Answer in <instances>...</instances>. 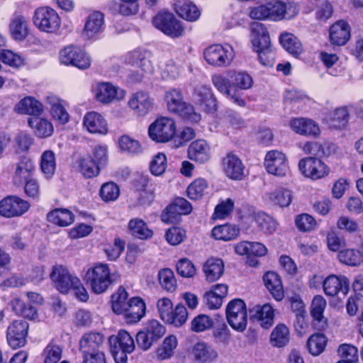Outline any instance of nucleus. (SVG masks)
Listing matches in <instances>:
<instances>
[{
    "label": "nucleus",
    "instance_id": "8fccbe9b",
    "mask_svg": "<svg viewBox=\"0 0 363 363\" xmlns=\"http://www.w3.org/2000/svg\"><path fill=\"white\" fill-rule=\"evenodd\" d=\"M40 168L46 178L50 179L55 172V154L51 150L45 151L41 155Z\"/></svg>",
    "mask_w": 363,
    "mask_h": 363
},
{
    "label": "nucleus",
    "instance_id": "5701e85b",
    "mask_svg": "<svg viewBox=\"0 0 363 363\" xmlns=\"http://www.w3.org/2000/svg\"><path fill=\"white\" fill-rule=\"evenodd\" d=\"M188 157L191 160L205 163L211 157L210 146L204 140H196L189 146Z\"/></svg>",
    "mask_w": 363,
    "mask_h": 363
},
{
    "label": "nucleus",
    "instance_id": "680f3d73",
    "mask_svg": "<svg viewBox=\"0 0 363 363\" xmlns=\"http://www.w3.org/2000/svg\"><path fill=\"white\" fill-rule=\"evenodd\" d=\"M79 167L80 172L86 178L96 177L100 172L99 164L90 157L81 159L79 162Z\"/></svg>",
    "mask_w": 363,
    "mask_h": 363
},
{
    "label": "nucleus",
    "instance_id": "2f4dec72",
    "mask_svg": "<svg viewBox=\"0 0 363 363\" xmlns=\"http://www.w3.org/2000/svg\"><path fill=\"white\" fill-rule=\"evenodd\" d=\"M145 308L144 301L138 297H134L130 299V303L123 314L128 322L137 323L145 315Z\"/></svg>",
    "mask_w": 363,
    "mask_h": 363
},
{
    "label": "nucleus",
    "instance_id": "a211bd4d",
    "mask_svg": "<svg viewBox=\"0 0 363 363\" xmlns=\"http://www.w3.org/2000/svg\"><path fill=\"white\" fill-rule=\"evenodd\" d=\"M193 96L196 103L205 111L213 113L217 110V100L211 89L206 85H197Z\"/></svg>",
    "mask_w": 363,
    "mask_h": 363
},
{
    "label": "nucleus",
    "instance_id": "412c9836",
    "mask_svg": "<svg viewBox=\"0 0 363 363\" xmlns=\"http://www.w3.org/2000/svg\"><path fill=\"white\" fill-rule=\"evenodd\" d=\"M104 14L96 11L90 13L84 25L82 35L86 39H91L100 34L104 30Z\"/></svg>",
    "mask_w": 363,
    "mask_h": 363
},
{
    "label": "nucleus",
    "instance_id": "9d476101",
    "mask_svg": "<svg viewBox=\"0 0 363 363\" xmlns=\"http://www.w3.org/2000/svg\"><path fill=\"white\" fill-rule=\"evenodd\" d=\"M206 61L213 66L227 67L230 65L234 55L230 47L225 48L216 44L208 47L203 52Z\"/></svg>",
    "mask_w": 363,
    "mask_h": 363
},
{
    "label": "nucleus",
    "instance_id": "f257e3e1",
    "mask_svg": "<svg viewBox=\"0 0 363 363\" xmlns=\"http://www.w3.org/2000/svg\"><path fill=\"white\" fill-rule=\"evenodd\" d=\"M84 279L90 286L91 290L96 294L105 292L108 287L116 281V274H111L106 264L99 263L89 268Z\"/></svg>",
    "mask_w": 363,
    "mask_h": 363
},
{
    "label": "nucleus",
    "instance_id": "a18cd8bd",
    "mask_svg": "<svg viewBox=\"0 0 363 363\" xmlns=\"http://www.w3.org/2000/svg\"><path fill=\"white\" fill-rule=\"evenodd\" d=\"M289 340V330L284 324L277 325L271 333L270 340L275 347H284L288 344Z\"/></svg>",
    "mask_w": 363,
    "mask_h": 363
},
{
    "label": "nucleus",
    "instance_id": "4be33fe9",
    "mask_svg": "<svg viewBox=\"0 0 363 363\" xmlns=\"http://www.w3.org/2000/svg\"><path fill=\"white\" fill-rule=\"evenodd\" d=\"M104 337L99 333L84 334L79 341V350L82 354L103 352Z\"/></svg>",
    "mask_w": 363,
    "mask_h": 363
},
{
    "label": "nucleus",
    "instance_id": "c756f323",
    "mask_svg": "<svg viewBox=\"0 0 363 363\" xmlns=\"http://www.w3.org/2000/svg\"><path fill=\"white\" fill-rule=\"evenodd\" d=\"M35 166L33 161L28 157H23L16 164L13 175V182L16 185H21L26 180L32 177Z\"/></svg>",
    "mask_w": 363,
    "mask_h": 363
},
{
    "label": "nucleus",
    "instance_id": "bf43d9fd",
    "mask_svg": "<svg viewBox=\"0 0 363 363\" xmlns=\"http://www.w3.org/2000/svg\"><path fill=\"white\" fill-rule=\"evenodd\" d=\"M208 187L207 182L203 179L194 180L187 188V195L190 199L197 200L205 194Z\"/></svg>",
    "mask_w": 363,
    "mask_h": 363
},
{
    "label": "nucleus",
    "instance_id": "4c0bfd02",
    "mask_svg": "<svg viewBox=\"0 0 363 363\" xmlns=\"http://www.w3.org/2000/svg\"><path fill=\"white\" fill-rule=\"evenodd\" d=\"M325 120L335 129H341L346 126L349 120V112L345 107H340L329 113Z\"/></svg>",
    "mask_w": 363,
    "mask_h": 363
},
{
    "label": "nucleus",
    "instance_id": "423d86ee",
    "mask_svg": "<svg viewBox=\"0 0 363 363\" xmlns=\"http://www.w3.org/2000/svg\"><path fill=\"white\" fill-rule=\"evenodd\" d=\"M226 316L229 325L235 330L242 332L247 326V308L242 299H234L226 308Z\"/></svg>",
    "mask_w": 363,
    "mask_h": 363
},
{
    "label": "nucleus",
    "instance_id": "f3484780",
    "mask_svg": "<svg viewBox=\"0 0 363 363\" xmlns=\"http://www.w3.org/2000/svg\"><path fill=\"white\" fill-rule=\"evenodd\" d=\"M50 277L55 287L62 294H67L70 290L74 278L77 277L63 265L53 266Z\"/></svg>",
    "mask_w": 363,
    "mask_h": 363
},
{
    "label": "nucleus",
    "instance_id": "1a4fd4ad",
    "mask_svg": "<svg viewBox=\"0 0 363 363\" xmlns=\"http://www.w3.org/2000/svg\"><path fill=\"white\" fill-rule=\"evenodd\" d=\"M298 168L304 177L313 180L322 179L330 172V168L321 160L313 157L301 159Z\"/></svg>",
    "mask_w": 363,
    "mask_h": 363
},
{
    "label": "nucleus",
    "instance_id": "79ce46f5",
    "mask_svg": "<svg viewBox=\"0 0 363 363\" xmlns=\"http://www.w3.org/2000/svg\"><path fill=\"white\" fill-rule=\"evenodd\" d=\"M240 229L232 225L225 224L214 227L211 231V235L216 240H230L238 237Z\"/></svg>",
    "mask_w": 363,
    "mask_h": 363
},
{
    "label": "nucleus",
    "instance_id": "052dcab7",
    "mask_svg": "<svg viewBox=\"0 0 363 363\" xmlns=\"http://www.w3.org/2000/svg\"><path fill=\"white\" fill-rule=\"evenodd\" d=\"M336 225L340 230L348 234H356L360 230L358 222L346 216H340L337 220Z\"/></svg>",
    "mask_w": 363,
    "mask_h": 363
},
{
    "label": "nucleus",
    "instance_id": "6ab92c4d",
    "mask_svg": "<svg viewBox=\"0 0 363 363\" xmlns=\"http://www.w3.org/2000/svg\"><path fill=\"white\" fill-rule=\"evenodd\" d=\"M325 294L335 296L339 294L345 296L350 289V281L345 276L330 275L323 282Z\"/></svg>",
    "mask_w": 363,
    "mask_h": 363
},
{
    "label": "nucleus",
    "instance_id": "dca6fc26",
    "mask_svg": "<svg viewBox=\"0 0 363 363\" xmlns=\"http://www.w3.org/2000/svg\"><path fill=\"white\" fill-rule=\"evenodd\" d=\"M264 165L269 174L278 177H284L289 169L285 155L278 150H272L267 152Z\"/></svg>",
    "mask_w": 363,
    "mask_h": 363
},
{
    "label": "nucleus",
    "instance_id": "09e8293b",
    "mask_svg": "<svg viewBox=\"0 0 363 363\" xmlns=\"http://www.w3.org/2000/svg\"><path fill=\"white\" fill-rule=\"evenodd\" d=\"M116 88L109 83L99 84L95 90L96 100L104 104L111 102L116 97Z\"/></svg>",
    "mask_w": 363,
    "mask_h": 363
},
{
    "label": "nucleus",
    "instance_id": "ea45409f",
    "mask_svg": "<svg viewBox=\"0 0 363 363\" xmlns=\"http://www.w3.org/2000/svg\"><path fill=\"white\" fill-rule=\"evenodd\" d=\"M175 11L179 16L189 21H196L201 15L199 9L191 1L178 2Z\"/></svg>",
    "mask_w": 363,
    "mask_h": 363
},
{
    "label": "nucleus",
    "instance_id": "864d4df0",
    "mask_svg": "<svg viewBox=\"0 0 363 363\" xmlns=\"http://www.w3.org/2000/svg\"><path fill=\"white\" fill-rule=\"evenodd\" d=\"M327 343L326 337L320 333H315L310 336L307 347L311 354L318 355L323 352Z\"/></svg>",
    "mask_w": 363,
    "mask_h": 363
},
{
    "label": "nucleus",
    "instance_id": "de8ad7c7",
    "mask_svg": "<svg viewBox=\"0 0 363 363\" xmlns=\"http://www.w3.org/2000/svg\"><path fill=\"white\" fill-rule=\"evenodd\" d=\"M340 261L350 266H358L363 262V255L358 250L346 249L339 252Z\"/></svg>",
    "mask_w": 363,
    "mask_h": 363
},
{
    "label": "nucleus",
    "instance_id": "f8f14e48",
    "mask_svg": "<svg viewBox=\"0 0 363 363\" xmlns=\"http://www.w3.org/2000/svg\"><path fill=\"white\" fill-rule=\"evenodd\" d=\"M191 211L192 206L187 200L184 198H177L163 211L161 220L165 223H177L182 215L189 214Z\"/></svg>",
    "mask_w": 363,
    "mask_h": 363
},
{
    "label": "nucleus",
    "instance_id": "f704fd0d",
    "mask_svg": "<svg viewBox=\"0 0 363 363\" xmlns=\"http://www.w3.org/2000/svg\"><path fill=\"white\" fill-rule=\"evenodd\" d=\"M16 110L21 114H28L38 116L43 113V104L33 97H26L16 106Z\"/></svg>",
    "mask_w": 363,
    "mask_h": 363
},
{
    "label": "nucleus",
    "instance_id": "e2e57ef3",
    "mask_svg": "<svg viewBox=\"0 0 363 363\" xmlns=\"http://www.w3.org/2000/svg\"><path fill=\"white\" fill-rule=\"evenodd\" d=\"M188 318V312L186 308L183 304H178L172 311L170 315V320H167V323L175 327L183 325Z\"/></svg>",
    "mask_w": 363,
    "mask_h": 363
},
{
    "label": "nucleus",
    "instance_id": "aec40b11",
    "mask_svg": "<svg viewBox=\"0 0 363 363\" xmlns=\"http://www.w3.org/2000/svg\"><path fill=\"white\" fill-rule=\"evenodd\" d=\"M153 101L148 93L140 91L133 94L128 101L129 107L138 116L146 115L152 108Z\"/></svg>",
    "mask_w": 363,
    "mask_h": 363
},
{
    "label": "nucleus",
    "instance_id": "49530a36",
    "mask_svg": "<svg viewBox=\"0 0 363 363\" xmlns=\"http://www.w3.org/2000/svg\"><path fill=\"white\" fill-rule=\"evenodd\" d=\"M127 298L128 293L122 286L111 296L112 309L116 314H123L125 311L127 306L130 303V300L128 301Z\"/></svg>",
    "mask_w": 363,
    "mask_h": 363
},
{
    "label": "nucleus",
    "instance_id": "4d7b16f0",
    "mask_svg": "<svg viewBox=\"0 0 363 363\" xmlns=\"http://www.w3.org/2000/svg\"><path fill=\"white\" fill-rule=\"evenodd\" d=\"M0 60L11 67H21L24 65L25 58L10 50H0Z\"/></svg>",
    "mask_w": 363,
    "mask_h": 363
},
{
    "label": "nucleus",
    "instance_id": "cd10ccee",
    "mask_svg": "<svg viewBox=\"0 0 363 363\" xmlns=\"http://www.w3.org/2000/svg\"><path fill=\"white\" fill-rule=\"evenodd\" d=\"M350 37V26L343 21L334 23L330 29V39L333 44L345 45Z\"/></svg>",
    "mask_w": 363,
    "mask_h": 363
},
{
    "label": "nucleus",
    "instance_id": "c03bdc74",
    "mask_svg": "<svg viewBox=\"0 0 363 363\" xmlns=\"http://www.w3.org/2000/svg\"><path fill=\"white\" fill-rule=\"evenodd\" d=\"M128 228L131 234L141 240L150 238L153 232L142 219H131L128 223Z\"/></svg>",
    "mask_w": 363,
    "mask_h": 363
},
{
    "label": "nucleus",
    "instance_id": "0e129e2a",
    "mask_svg": "<svg viewBox=\"0 0 363 363\" xmlns=\"http://www.w3.org/2000/svg\"><path fill=\"white\" fill-rule=\"evenodd\" d=\"M193 352L196 359L202 362L212 360L216 357V352L204 342L196 344Z\"/></svg>",
    "mask_w": 363,
    "mask_h": 363
},
{
    "label": "nucleus",
    "instance_id": "4468645a",
    "mask_svg": "<svg viewBox=\"0 0 363 363\" xmlns=\"http://www.w3.org/2000/svg\"><path fill=\"white\" fill-rule=\"evenodd\" d=\"M28 328V323L24 320H13L7 328L9 345L13 349L23 347L26 343Z\"/></svg>",
    "mask_w": 363,
    "mask_h": 363
},
{
    "label": "nucleus",
    "instance_id": "338daca9",
    "mask_svg": "<svg viewBox=\"0 0 363 363\" xmlns=\"http://www.w3.org/2000/svg\"><path fill=\"white\" fill-rule=\"evenodd\" d=\"M143 330L155 342L162 338L166 333L165 327L157 320L148 321Z\"/></svg>",
    "mask_w": 363,
    "mask_h": 363
},
{
    "label": "nucleus",
    "instance_id": "b1692460",
    "mask_svg": "<svg viewBox=\"0 0 363 363\" xmlns=\"http://www.w3.org/2000/svg\"><path fill=\"white\" fill-rule=\"evenodd\" d=\"M250 317L252 320H257L259 324L265 328H269L274 320V310L268 303L263 306H255L249 311Z\"/></svg>",
    "mask_w": 363,
    "mask_h": 363
},
{
    "label": "nucleus",
    "instance_id": "5fc2aeb1",
    "mask_svg": "<svg viewBox=\"0 0 363 363\" xmlns=\"http://www.w3.org/2000/svg\"><path fill=\"white\" fill-rule=\"evenodd\" d=\"M44 363H57L62 355V347L52 342L44 349L43 354Z\"/></svg>",
    "mask_w": 363,
    "mask_h": 363
},
{
    "label": "nucleus",
    "instance_id": "ddd939ff",
    "mask_svg": "<svg viewBox=\"0 0 363 363\" xmlns=\"http://www.w3.org/2000/svg\"><path fill=\"white\" fill-rule=\"evenodd\" d=\"M269 19L277 21L282 19H291L298 13L296 4L289 2L285 4L280 1H272L267 3Z\"/></svg>",
    "mask_w": 363,
    "mask_h": 363
},
{
    "label": "nucleus",
    "instance_id": "393cba45",
    "mask_svg": "<svg viewBox=\"0 0 363 363\" xmlns=\"http://www.w3.org/2000/svg\"><path fill=\"white\" fill-rule=\"evenodd\" d=\"M84 125L91 133L106 134L108 125L104 118L97 112L87 113L83 119Z\"/></svg>",
    "mask_w": 363,
    "mask_h": 363
},
{
    "label": "nucleus",
    "instance_id": "2eb2a0df",
    "mask_svg": "<svg viewBox=\"0 0 363 363\" xmlns=\"http://www.w3.org/2000/svg\"><path fill=\"white\" fill-rule=\"evenodd\" d=\"M29 207L28 201L16 196H9L0 201V215L6 218L19 216Z\"/></svg>",
    "mask_w": 363,
    "mask_h": 363
},
{
    "label": "nucleus",
    "instance_id": "7ed1b4c3",
    "mask_svg": "<svg viewBox=\"0 0 363 363\" xmlns=\"http://www.w3.org/2000/svg\"><path fill=\"white\" fill-rule=\"evenodd\" d=\"M108 342L116 363H126L127 354L132 353L135 347L133 338L125 330H120L116 335L110 336Z\"/></svg>",
    "mask_w": 363,
    "mask_h": 363
},
{
    "label": "nucleus",
    "instance_id": "c85d7f7f",
    "mask_svg": "<svg viewBox=\"0 0 363 363\" xmlns=\"http://www.w3.org/2000/svg\"><path fill=\"white\" fill-rule=\"evenodd\" d=\"M203 272L206 280L208 282H213L220 279L224 272V263L219 258H209L203 264Z\"/></svg>",
    "mask_w": 363,
    "mask_h": 363
},
{
    "label": "nucleus",
    "instance_id": "a19ab883",
    "mask_svg": "<svg viewBox=\"0 0 363 363\" xmlns=\"http://www.w3.org/2000/svg\"><path fill=\"white\" fill-rule=\"evenodd\" d=\"M279 40L283 48L292 55L298 57L302 53V44L294 35L289 33L281 34Z\"/></svg>",
    "mask_w": 363,
    "mask_h": 363
},
{
    "label": "nucleus",
    "instance_id": "6e6552de",
    "mask_svg": "<svg viewBox=\"0 0 363 363\" xmlns=\"http://www.w3.org/2000/svg\"><path fill=\"white\" fill-rule=\"evenodd\" d=\"M154 26L172 38H178L184 35V29L182 23L171 13L157 14L152 21Z\"/></svg>",
    "mask_w": 363,
    "mask_h": 363
},
{
    "label": "nucleus",
    "instance_id": "72a5a7b5",
    "mask_svg": "<svg viewBox=\"0 0 363 363\" xmlns=\"http://www.w3.org/2000/svg\"><path fill=\"white\" fill-rule=\"evenodd\" d=\"M46 101L50 106L52 117L62 124L69 121V114L64 107V101L53 94H49L46 97Z\"/></svg>",
    "mask_w": 363,
    "mask_h": 363
},
{
    "label": "nucleus",
    "instance_id": "0eeeda50",
    "mask_svg": "<svg viewBox=\"0 0 363 363\" xmlns=\"http://www.w3.org/2000/svg\"><path fill=\"white\" fill-rule=\"evenodd\" d=\"M128 61L135 68L129 74V78L133 82L140 81L145 74H151L153 72L150 53L147 52L135 50L130 53Z\"/></svg>",
    "mask_w": 363,
    "mask_h": 363
},
{
    "label": "nucleus",
    "instance_id": "f03ea898",
    "mask_svg": "<svg viewBox=\"0 0 363 363\" xmlns=\"http://www.w3.org/2000/svg\"><path fill=\"white\" fill-rule=\"evenodd\" d=\"M164 100L169 111L177 113L184 120L198 123L201 121V114L196 112L194 106L185 102L179 89H172L165 93Z\"/></svg>",
    "mask_w": 363,
    "mask_h": 363
},
{
    "label": "nucleus",
    "instance_id": "603ef678",
    "mask_svg": "<svg viewBox=\"0 0 363 363\" xmlns=\"http://www.w3.org/2000/svg\"><path fill=\"white\" fill-rule=\"evenodd\" d=\"M118 145L121 151L129 154L137 155L143 152V147L140 142L127 135H123L119 138Z\"/></svg>",
    "mask_w": 363,
    "mask_h": 363
},
{
    "label": "nucleus",
    "instance_id": "774afa93",
    "mask_svg": "<svg viewBox=\"0 0 363 363\" xmlns=\"http://www.w3.org/2000/svg\"><path fill=\"white\" fill-rule=\"evenodd\" d=\"M120 195V190L118 185L113 182L104 184L100 189V196L106 202L116 200Z\"/></svg>",
    "mask_w": 363,
    "mask_h": 363
},
{
    "label": "nucleus",
    "instance_id": "20e7f679",
    "mask_svg": "<svg viewBox=\"0 0 363 363\" xmlns=\"http://www.w3.org/2000/svg\"><path fill=\"white\" fill-rule=\"evenodd\" d=\"M176 130V124L172 118L160 117L150 124L148 133L152 140L157 143H167L174 137Z\"/></svg>",
    "mask_w": 363,
    "mask_h": 363
},
{
    "label": "nucleus",
    "instance_id": "3c124183",
    "mask_svg": "<svg viewBox=\"0 0 363 363\" xmlns=\"http://www.w3.org/2000/svg\"><path fill=\"white\" fill-rule=\"evenodd\" d=\"M158 280L163 289L173 292L177 289V280L172 270L168 268L161 269L158 273Z\"/></svg>",
    "mask_w": 363,
    "mask_h": 363
},
{
    "label": "nucleus",
    "instance_id": "6e6d98bb",
    "mask_svg": "<svg viewBox=\"0 0 363 363\" xmlns=\"http://www.w3.org/2000/svg\"><path fill=\"white\" fill-rule=\"evenodd\" d=\"M13 310L16 314L28 319H35L38 316L37 310L32 306H26L23 301L18 298L11 301Z\"/></svg>",
    "mask_w": 363,
    "mask_h": 363
},
{
    "label": "nucleus",
    "instance_id": "c9c22d12",
    "mask_svg": "<svg viewBox=\"0 0 363 363\" xmlns=\"http://www.w3.org/2000/svg\"><path fill=\"white\" fill-rule=\"evenodd\" d=\"M10 32L12 37L18 41L23 40L28 35V25L22 15H14L10 23Z\"/></svg>",
    "mask_w": 363,
    "mask_h": 363
},
{
    "label": "nucleus",
    "instance_id": "7c9ffc66",
    "mask_svg": "<svg viewBox=\"0 0 363 363\" xmlns=\"http://www.w3.org/2000/svg\"><path fill=\"white\" fill-rule=\"evenodd\" d=\"M266 288L277 301L283 299L284 289L279 276L274 272H268L263 276Z\"/></svg>",
    "mask_w": 363,
    "mask_h": 363
},
{
    "label": "nucleus",
    "instance_id": "13d9d810",
    "mask_svg": "<svg viewBox=\"0 0 363 363\" xmlns=\"http://www.w3.org/2000/svg\"><path fill=\"white\" fill-rule=\"evenodd\" d=\"M255 220L259 229L265 234H272L277 229L276 220L266 213H258Z\"/></svg>",
    "mask_w": 363,
    "mask_h": 363
},
{
    "label": "nucleus",
    "instance_id": "58836bf2",
    "mask_svg": "<svg viewBox=\"0 0 363 363\" xmlns=\"http://www.w3.org/2000/svg\"><path fill=\"white\" fill-rule=\"evenodd\" d=\"M73 213L67 208H56L47 214V220L59 226H67L74 222Z\"/></svg>",
    "mask_w": 363,
    "mask_h": 363
},
{
    "label": "nucleus",
    "instance_id": "473e14b6",
    "mask_svg": "<svg viewBox=\"0 0 363 363\" xmlns=\"http://www.w3.org/2000/svg\"><path fill=\"white\" fill-rule=\"evenodd\" d=\"M28 123L38 138H48L53 133L52 124L48 120L40 118L39 116L29 118Z\"/></svg>",
    "mask_w": 363,
    "mask_h": 363
},
{
    "label": "nucleus",
    "instance_id": "bb28decb",
    "mask_svg": "<svg viewBox=\"0 0 363 363\" xmlns=\"http://www.w3.org/2000/svg\"><path fill=\"white\" fill-rule=\"evenodd\" d=\"M290 126L296 133L303 135L315 137L320 133L318 124L313 121L305 118H293L290 122Z\"/></svg>",
    "mask_w": 363,
    "mask_h": 363
},
{
    "label": "nucleus",
    "instance_id": "e433bc0d",
    "mask_svg": "<svg viewBox=\"0 0 363 363\" xmlns=\"http://www.w3.org/2000/svg\"><path fill=\"white\" fill-rule=\"evenodd\" d=\"M326 306V301L320 295L315 296L311 303V314L316 325L320 329H323L327 326V319L323 316V312Z\"/></svg>",
    "mask_w": 363,
    "mask_h": 363
},
{
    "label": "nucleus",
    "instance_id": "a878e982",
    "mask_svg": "<svg viewBox=\"0 0 363 363\" xmlns=\"http://www.w3.org/2000/svg\"><path fill=\"white\" fill-rule=\"evenodd\" d=\"M223 169L226 175L235 180H241L244 177L245 167L241 160L233 154H228L223 159Z\"/></svg>",
    "mask_w": 363,
    "mask_h": 363
},
{
    "label": "nucleus",
    "instance_id": "39448f33",
    "mask_svg": "<svg viewBox=\"0 0 363 363\" xmlns=\"http://www.w3.org/2000/svg\"><path fill=\"white\" fill-rule=\"evenodd\" d=\"M33 23L43 32L54 33L60 28L61 21L53 9L41 6L35 11Z\"/></svg>",
    "mask_w": 363,
    "mask_h": 363
},
{
    "label": "nucleus",
    "instance_id": "69168bd1",
    "mask_svg": "<svg viewBox=\"0 0 363 363\" xmlns=\"http://www.w3.org/2000/svg\"><path fill=\"white\" fill-rule=\"evenodd\" d=\"M269 200L280 207L289 206L292 201V193L288 189H279L269 194Z\"/></svg>",
    "mask_w": 363,
    "mask_h": 363
},
{
    "label": "nucleus",
    "instance_id": "9b49d317",
    "mask_svg": "<svg viewBox=\"0 0 363 363\" xmlns=\"http://www.w3.org/2000/svg\"><path fill=\"white\" fill-rule=\"evenodd\" d=\"M60 60L62 64L72 65L80 69H86L91 65V59L88 55L74 46H68L62 50Z\"/></svg>",
    "mask_w": 363,
    "mask_h": 363
},
{
    "label": "nucleus",
    "instance_id": "37998d69",
    "mask_svg": "<svg viewBox=\"0 0 363 363\" xmlns=\"http://www.w3.org/2000/svg\"><path fill=\"white\" fill-rule=\"evenodd\" d=\"M177 343V338L175 335H170L166 337L162 345L157 350V358L160 360L171 358L174 353Z\"/></svg>",
    "mask_w": 363,
    "mask_h": 363
}]
</instances>
